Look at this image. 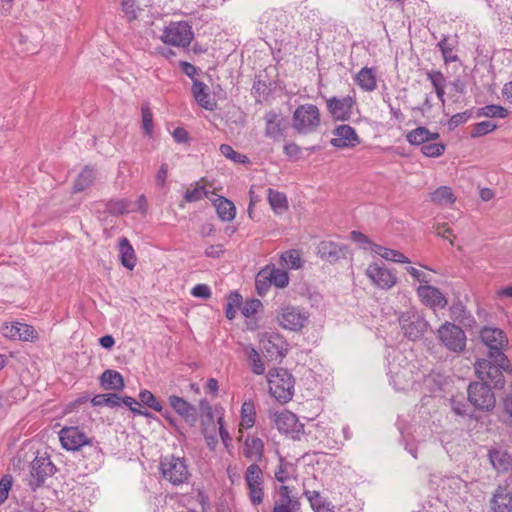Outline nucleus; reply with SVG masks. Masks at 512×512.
Returning a JSON list of instances; mask_svg holds the SVG:
<instances>
[{"mask_svg": "<svg viewBox=\"0 0 512 512\" xmlns=\"http://www.w3.org/2000/svg\"><path fill=\"white\" fill-rule=\"evenodd\" d=\"M475 373L480 379V382H484L495 389H502L505 385V379L503 371H511V365L507 359V363H502L499 359H480L476 361Z\"/></svg>", "mask_w": 512, "mask_h": 512, "instance_id": "obj_1", "label": "nucleus"}, {"mask_svg": "<svg viewBox=\"0 0 512 512\" xmlns=\"http://www.w3.org/2000/svg\"><path fill=\"white\" fill-rule=\"evenodd\" d=\"M269 392L278 401L286 403L294 394L295 380L292 374L284 368H276L269 371L268 376Z\"/></svg>", "mask_w": 512, "mask_h": 512, "instance_id": "obj_2", "label": "nucleus"}, {"mask_svg": "<svg viewBox=\"0 0 512 512\" xmlns=\"http://www.w3.org/2000/svg\"><path fill=\"white\" fill-rule=\"evenodd\" d=\"M320 117V110L316 105L302 104L293 112L292 126L300 135L312 134L320 127Z\"/></svg>", "mask_w": 512, "mask_h": 512, "instance_id": "obj_3", "label": "nucleus"}, {"mask_svg": "<svg viewBox=\"0 0 512 512\" xmlns=\"http://www.w3.org/2000/svg\"><path fill=\"white\" fill-rule=\"evenodd\" d=\"M310 314L304 308L294 305L281 306L276 315L278 325L289 331L300 332L309 323Z\"/></svg>", "mask_w": 512, "mask_h": 512, "instance_id": "obj_4", "label": "nucleus"}, {"mask_svg": "<svg viewBox=\"0 0 512 512\" xmlns=\"http://www.w3.org/2000/svg\"><path fill=\"white\" fill-rule=\"evenodd\" d=\"M194 38L192 26L186 21L170 22L163 30L161 40L175 47H188Z\"/></svg>", "mask_w": 512, "mask_h": 512, "instance_id": "obj_5", "label": "nucleus"}, {"mask_svg": "<svg viewBox=\"0 0 512 512\" xmlns=\"http://www.w3.org/2000/svg\"><path fill=\"white\" fill-rule=\"evenodd\" d=\"M492 386L484 382H472L467 388L468 400L475 409L491 411L496 405V397Z\"/></svg>", "mask_w": 512, "mask_h": 512, "instance_id": "obj_6", "label": "nucleus"}, {"mask_svg": "<svg viewBox=\"0 0 512 512\" xmlns=\"http://www.w3.org/2000/svg\"><path fill=\"white\" fill-rule=\"evenodd\" d=\"M482 342L489 348L488 357L490 359H500L507 363V357L504 350L507 347L508 340L504 332L498 328L483 327L480 332Z\"/></svg>", "mask_w": 512, "mask_h": 512, "instance_id": "obj_7", "label": "nucleus"}, {"mask_svg": "<svg viewBox=\"0 0 512 512\" xmlns=\"http://www.w3.org/2000/svg\"><path fill=\"white\" fill-rule=\"evenodd\" d=\"M163 477L173 485L184 483L189 477L185 460L181 457H165L160 462Z\"/></svg>", "mask_w": 512, "mask_h": 512, "instance_id": "obj_8", "label": "nucleus"}, {"mask_svg": "<svg viewBox=\"0 0 512 512\" xmlns=\"http://www.w3.org/2000/svg\"><path fill=\"white\" fill-rule=\"evenodd\" d=\"M399 324L405 337L412 341L423 337L428 328V322L424 317L413 310L403 312L399 316Z\"/></svg>", "mask_w": 512, "mask_h": 512, "instance_id": "obj_9", "label": "nucleus"}, {"mask_svg": "<svg viewBox=\"0 0 512 512\" xmlns=\"http://www.w3.org/2000/svg\"><path fill=\"white\" fill-rule=\"evenodd\" d=\"M287 342L279 333H265L260 339V350L268 361H277L282 359L288 349Z\"/></svg>", "mask_w": 512, "mask_h": 512, "instance_id": "obj_10", "label": "nucleus"}, {"mask_svg": "<svg viewBox=\"0 0 512 512\" xmlns=\"http://www.w3.org/2000/svg\"><path fill=\"white\" fill-rule=\"evenodd\" d=\"M438 334L444 346L453 352H461L466 346L465 332L457 325L446 322L439 329Z\"/></svg>", "mask_w": 512, "mask_h": 512, "instance_id": "obj_11", "label": "nucleus"}, {"mask_svg": "<svg viewBox=\"0 0 512 512\" xmlns=\"http://www.w3.org/2000/svg\"><path fill=\"white\" fill-rule=\"evenodd\" d=\"M55 471L56 468L51 462L50 456H47L46 452L43 455L38 452V455L31 464L30 486L33 489L40 487L45 482V479L52 476Z\"/></svg>", "mask_w": 512, "mask_h": 512, "instance_id": "obj_12", "label": "nucleus"}, {"mask_svg": "<svg viewBox=\"0 0 512 512\" xmlns=\"http://www.w3.org/2000/svg\"><path fill=\"white\" fill-rule=\"evenodd\" d=\"M264 134L273 141L280 140L288 127L287 118L280 110H269L264 114Z\"/></svg>", "mask_w": 512, "mask_h": 512, "instance_id": "obj_13", "label": "nucleus"}, {"mask_svg": "<svg viewBox=\"0 0 512 512\" xmlns=\"http://www.w3.org/2000/svg\"><path fill=\"white\" fill-rule=\"evenodd\" d=\"M245 480L249 490V499L254 506L263 502L262 471L257 464H251L246 471Z\"/></svg>", "mask_w": 512, "mask_h": 512, "instance_id": "obj_14", "label": "nucleus"}, {"mask_svg": "<svg viewBox=\"0 0 512 512\" xmlns=\"http://www.w3.org/2000/svg\"><path fill=\"white\" fill-rule=\"evenodd\" d=\"M367 277L380 289L389 290L397 282V278L392 271L378 263H373L366 269Z\"/></svg>", "mask_w": 512, "mask_h": 512, "instance_id": "obj_15", "label": "nucleus"}, {"mask_svg": "<svg viewBox=\"0 0 512 512\" xmlns=\"http://www.w3.org/2000/svg\"><path fill=\"white\" fill-rule=\"evenodd\" d=\"M354 104V98L349 95L343 98L332 97L327 100V109L333 119L347 121L351 118Z\"/></svg>", "mask_w": 512, "mask_h": 512, "instance_id": "obj_16", "label": "nucleus"}, {"mask_svg": "<svg viewBox=\"0 0 512 512\" xmlns=\"http://www.w3.org/2000/svg\"><path fill=\"white\" fill-rule=\"evenodd\" d=\"M62 448H82L92 446V439L88 438L78 427H64L59 432Z\"/></svg>", "mask_w": 512, "mask_h": 512, "instance_id": "obj_17", "label": "nucleus"}, {"mask_svg": "<svg viewBox=\"0 0 512 512\" xmlns=\"http://www.w3.org/2000/svg\"><path fill=\"white\" fill-rule=\"evenodd\" d=\"M334 138L330 143L336 148H353L360 143V138L355 129L349 125L342 124L333 130Z\"/></svg>", "mask_w": 512, "mask_h": 512, "instance_id": "obj_18", "label": "nucleus"}, {"mask_svg": "<svg viewBox=\"0 0 512 512\" xmlns=\"http://www.w3.org/2000/svg\"><path fill=\"white\" fill-rule=\"evenodd\" d=\"M276 426L280 432L286 435L291 434L293 439H299L304 428L303 424L298 422L296 415L289 411L282 412L277 416Z\"/></svg>", "mask_w": 512, "mask_h": 512, "instance_id": "obj_19", "label": "nucleus"}, {"mask_svg": "<svg viewBox=\"0 0 512 512\" xmlns=\"http://www.w3.org/2000/svg\"><path fill=\"white\" fill-rule=\"evenodd\" d=\"M417 294L421 301L430 308H443L447 304V300L441 291L430 285L419 286Z\"/></svg>", "mask_w": 512, "mask_h": 512, "instance_id": "obj_20", "label": "nucleus"}, {"mask_svg": "<svg viewBox=\"0 0 512 512\" xmlns=\"http://www.w3.org/2000/svg\"><path fill=\"white\" fill-rule=\"evenodd\" d=\"M279 499L275 501L273 512H299L300 502L291 496L289 486L281 485L278 489Z\"/></svg>", "mask_w": 512, "mask_h": 512, "instance_id": "obj_21", "label": "nucleus"}, {"mask_svg": "<svg viewBox=\"0 0 512 512\" xmlns=\"http://www.w3.org/2000/svg\"><path fill=\"white\" fill-rule=\"evenodd\" d=\"M168 401L175 412L183 417L187 423L190 425H194L196 423L197 411L195 406L176 395L169 396Z\"/></svg>", "mask_w": 512, "mask_h": 512, "instance_id": "obj_22", "label": "nucleus"}, {"mask_svg": "<svg viewBox=\"0 0 512 512\" xmlns=\"http://www.w3.org/2000/svg\"><path fill=\"white\" fill-rule=\"evenodd\" d=\"M193 97L195 98L196 102L204 109L213 111L217 104L216 102L211 98L209 88L208 86L197 80L193 79V85L191 88Z\"/></svg>", "mask_w": 512, "mask_h": 512, "instance_id": "obj_23", "label": "nucleus"}, {"mask_svg": "<svg viewBox=\"0 0 512 512\" xmlns=\"http://www.w3.org/2000/svg\"><path fill=\"white\" fill-rule=\"evenodd\" d=\"M347 249L331 241H322L318 246V255L328 262H336L341 258H345Z\"/></svg>", "mask_w": 512, "mask_h": 512, "instance_id": "obj_24", "label": "nucleus"}, {"mask_svg": "<svg viewBox=\"0 0 512 512\" xmlns=\"http://www.w3.org/2000/svg\"><path fill=\"white\" fill-rule=\"evenodd\" d=\"M5 336L12 339L23 341H33L37 339L38 334L33 326L15 322L11 326H6Z\"/></svg>", "mask_w": 512, "mask_h": 512, "instance_id": "obj_25", "label": "nucleus"}, {"mask_svg": "<svg viewBox=\"0 0 512 512\" xmlns=\"http://www.w3.org/2000/svg\"><path fill=\"white\" fill-rule=\"evenodd\" d=\"M491 505L494 512H510L512 510V494L507 487L498 486Z\"/></svg>", "mask_w": 512, "mask_h": 512, "instance_id": "obj_26", "label": "nucleus"}, {"mask_svg": "<svg viewBox=\"0 0 512 512\" xmlns=\"http://www.w3.org/2000/svg\"><path fill=\"white\" fill-rule=\"evenodd\" d=\"M440 137L439 133L431 132L426 127H417L406 135V140L414 146H424L427 142L435 141Z\"/></svg>", "mask_w": 512, "mask_h": 512, "instance_id": "obj_27", "label": "nucleus"}, {"mask_svg": "<svg viewBox=\"0 0 512 512\" xmlns=\"http://www.w3.org/2000/svg\"><path fill=\"white\" fill-rule=\"evenodd\" d=\"M489 458L493 467L499 472H507L512 468V455L508 450H489Z\"/></svg>", "mask_w": 512, "mask_h": 512, "instance_id": "obj_28", "label": "nucleus"}, {"mask_svg": "<svg viewBox=\"0 0 512 512\" xmlns=\"http://www.w3.org/2000/svg\"><path fill=\"white\" fill-rule=\"evenodd\" d=\"M100 383L106 390H122L125 386L123 376L118 371L111 369L102 373Z\"/></svg>", "mask_w": 512, "mask_h": 512, "instance_id": "obj_29", "label": "nucleus"}, {"mask_svg": "<svg viewBox=\"0 0 512 512\" xmlns=\"http://www.w3.org/2000/svg\"><path fill=\"white\" fill-rule=\"evenodd\" d=\"M119 254L122 265L132 270L136 265V255L129 240L125 237L121 238L119 241Z\"/></svg>", "mask_w": 512, "mask_h": 512, "instance_id": "obj_30", "label": "nucleus"}, {"mask_svg": "<svg viewBox=\"0 0 512 512\" xmlns=\"http://www.w3.org/2000/svg\"><path fill=\"white\" fill-rule=\"evenodd\" d=\"M240 414L241 421L239 428H242V431L252 428L255 424L256 418V409L254 402L252 400L244 401L241 406Z\"/></svg>", "mask_w": 512, "mask_h": 512, "instance_id": "obj_31", "label": "nucleus"}, {"mask_svg": "<svg viewBox=\"0 0 512 512\" xmlns=\"http://www.w3.org/2000/svg\"><path fill=\"white\" fill-rule=\"evenodd\" d=\"M356 83L365 91H373L377 87L376 75L372 68H362L355 77Z\"/></svg>", "mask_w": 512, "mask_h": 512, "instance_id": "obj_32", "label": "nucleus"}, {"mask_svg": "<svg viewBox=\"0 0 512 512\" xmlns=\"http://www.w3.org/2000/svg\"><path fill=\"white\" fill-rule=\"evenodd\" d=\"M371 250L373 253L381 256L382 258L395 262V263H410V260L401 252L383 247L378 244H372Z\"/></svg>", "mask_w": 512, "mask_h": 512, "instance_id": "obj_33", "label": "nucleus"}, {"mask_svg": "<svg viewBox=\"0 0 512 512\" xmlns=\"http://www.w3.org/2000/svg\"><path fill=\"white\" fill-rule=\"evenodd\" d=\"M244 352L250 363L251 371L256 375H263L266 368L259 352L252 345H247Z\"/></svg>", "mask_w": 512, "mask_h": 512, "instance_id": "obj_34", "label": "nucleus"}, {"mask_svg": "<svg viewBox=\"0 0 512 512\" xmlns=\"http://www.w3.org/2000/svg\"><path fill=\"white\" fill-rule=\"evenodd\" d=\"M433 203L441 206L451 205L456 201L452 189L448 186H441L430 194Z\"/></svg>", "mask_w": 512, "mask_h": 512, "instance_id": "obj_35", "label": "nucleus"}, {"mask_svg": "<svg viewBox=\"0 0 512 512\" xmlns=\"http://www.w3.org/2000/svg\"><path fill=\"white\" fill-rule=\"evenodd\" d=\"M437 47L441 51L445 63L456 62L459 60L458 56L454 53L456 42L451 41L448 36L443 35L442 39L437 44Z\"/></svg>", "mask_w": 512, "mask_h": 512, "instance_id": "obj_36", "label": "nucleus"}, {"mask_svg": "<svg viewBox=\"0 0 512 512\" xmlns=\"http://www.w3.org/2000/svg\"><path fill=\"white\" fill-rule=\"evenodd\" d=\"M268 202L276 213H282L288 209V201L284 193L268 189Z\"/></svg>", "mask_w": 512, "mask_h": 512, "instance_id": "obj_37", "label": "nucleus"}, {"mask_svg": "<svg viewBox=\"0 0 512 512\" xmlns=\"http://www.w3.org/2000/svg\"><path fill=\"white\" fill-rule=\"evenodd\" d=\"M216 211L222 221H232L235 218L236 209L232 201L220 197L216 204Z\"/></svg>", "mask_w": 512, "mask_h": 512, "instance_id": "obj_38", "label": "nucleus"}, {"mask_svg": "<svg viewBox=\"0 0 512 512\" xmlns=\"http://www.w3.org/2000/svg\"><path fill=\"white\" fill-rule=\"evenodd\" d=\"M95 179V173L92 168L85 167L81 173L78 175L73 191L74 192H81L84 191L87 187H89Z\"/></svg>", "mask_w": 512, "mask_h": 512, "instance_id": "obj_39", "label": "nucleus"}, {"mask_svg": "<svg viewBox=\"0 0 512 512\" xmlns=\"http://www.w3.org/2000/svg\"><path fill=\"white\" fill-rule=\"evenodd\" d=\"M237 439L244 444L245 448H264V441L258 433H246L242 431V428H239Z\"/></svg>", "mask_w": 512, "mask_h": 512, "instance_id": "obj_40", "label": "nucleus"}, {"mask_svg": "<svg viewBox=\"0 0 512 512\" xmlns=\"http://www.w3.org/2000/svg\"><path fill=\"white\" fill-rule=\"evenodd\" d=\"M477 117L505 118L508 116V110L503 106L491 104L481 107L476 112Z\"/></svg>", "mask_w": 512, "mask_h": 512, "instance_id": "obj_41", "label": "nucleus"}, {"mask_svg": "<svg viewBox=\"0 0 512 512\" xmlns=\"http://www.w3.org/2000/svg\"><path fill=\"white\" fill-rule=\"evenodd\" d=\"M295 473V467L292 463L286 461L282 456L279 455V467L275 471V478L277 481L284 483L293 477Z\"/></svg>", "mask_w": 512, "mask_h": 512, "instance_id": "obj_42", "label": "nucleus"}, {"mask_svg": "<svg viewBox=\"0 0 512 512\" xmlns=\"http://www.w3.org/2000/svg\"><path fill=\"white\" fill-rule=\"evenodd\" d=\"M267 271V276H269L270 281L273 285L278 288H284L289 283V276L285 270L277 269V268H264Z\"/></svg>", "mask_w": 512, "mask_h": 512, "instance_id": "obj_43", "label": "nucleus"}, {"mask_svg": "<svg viewBox=\"0 0 512 512\" xmlns=\"http://www.w3.org/2000/svg\"><path fill=\"white\" fill-rule=\"evenodd\" d=\"M107 211L113 215H121L135 211L131 208V202L127 199L110 200L106 205Z\"/></svg>", "mask_w": 512, "mask_h": 512, "instance_id": "obj_44", "label": "nucleus"}, {"mask_svg": "<svg viewBox=\"0 0 512 512\" xmlns=\"http://www.w3.org/2000/svg\"><path fill=\"white\" fill-rule=\"evenodd\" d=\"M119 400H121L119 395L107 393L95 395L91 402L94 406H108L113 408L120 406Z\"/></svg>", "mask_w": 512, "mask_h": 512, "instance_id": "obj_45", "label": "nucleus"}, {"mask_svg": "<svg viewBox=\"0 0 512 512\" xmlns=\"http://www.w3.org/2000/svg\"><path fill=\"white\" fill-rule=\"evenodd\" d=\"M219 149L223 156L232 160L235 163H238V164H249L250 163V160L246 155L235 151L232 148V146H230L228 144H222Z\"/></svg>", "mask_w": 512, "mask_h": 512, "instance_id": "obj_46", "label": "nucleus"}, {"mask_svg": "<svg viewBox=\"0 0 512 512\" xmlns=\"http://www.w3.org/2000/svg\"><path fill=\"white\" fill-rule=\"evenodd\" d=\"M497 125L492 121H482L473 125L470 135L472 138H478L493 132Z\"/></svg>", "mask_w": 512, "mask_h": 512, "instance_id": "obj_47", "label": "nucleus"}, {"mask_svg": "<svg viewBox=\"0 0 512 512\" xmlns=\"http://www.w3.org/2000/svg\"><path fill=\"white\" fill-rule=\"evenodd\" d=\"M446 149V145L440 142H427L424 146H421V152L427 157H439Z\"/></svg>", "mask_w": 512, "mask_h": 512, "instance_id": "obj_48", "label": "nucleus"}, {"mask_svg": "<svg viewBox=\"0 0 512 512\" xmlns=\"http://www.w3.org/2000/svg\"><path fill=\"white\" fill-rule=\"evenodd\" d=\"M267 271L262 269L256 276L255 286L259 296H264L272 285Z\"/></svg>", "mask_w": 512, "mask_h": 512, "instance_id": "obj_49", "label": "nucleus"}, {"mask_svg": "<svg viewBox=\"0 0 512 512\" xmlns=\"http://www.w3.org/2000/svg\"><path fill=\"white\" fill-rule=\"evenodd\" d=\"M139 399L144 405L148 406L149 408L157 412H161L163 410V406L161 405V403L149 390H142L139 393Z\"/></svg>", "mask_w": 512, "mask_h": 512, "instance_id": "obj_50", "label": "nucleus"}, {"mask_svg": "<svg viewBox=\"0 0 512 512\" xmlns=\"http://www.w3.org/2000/svg\"><path fill=\"white\" fill-rule=\"evenodd\" d=\"M281 260L291 269H299L302 260L297 250H289L281 255Z\"/></svg>", "mask_w": 512, "mask_h": 512, "instance_id": "obj_51", "label": "nucleus"}, {"mask_svg": "<svg viewBox=\"0 0 512 512\" xmlns=\"http://www.w3.org/2000/svg\"><path fill=\"white\" fill-rule=\"evenodd\" d=\"M122 11L129 21L136 20L138 18V11L140 10L136 5V0H122L121 1Z\"/></svg>", "mask_w": 512, "mask_h": 512, "instance_id": "obj_52", "label": "nucleus"}, {"mask_svg": "<svg viewBox=\"0 0 512 512\" xmlns=\"http://www.w3.org/2000/svg\"><path fill=\"white\" fill-rule=\"evenodd\" d=\"M141 112H142V127L145 131V134L148 136H151L153 133V114L147 105L142 106Z\"/></svg>", "mask_w": 512, "mask_h": 512, "instance_id": "obj_53", "label": "nucleus"}, {"mask_svg": "<svg viewBox=\"0 0 512 512\" xmlns=\"http://www.w3.org/2000/svg\"><path fill=\"white\" fill-rule=\"evenodd\" d=\"M199 411H200L201 417L203 418V423H206V422L213 423L214 422V413L212 410V406L206 399H202L199 402Z\"/></svg>", "mask_w": 512, "mask_h": 512, "instance_id": "obj_54", "label": "nucleus"}, {"mask_svg": "<svg viewBox=\"0 0 512 512\" xmlns=\"http://www.w3.org/2000/svg\"><path fill=\"white\" fill-rule=\"evenodd\" d=\"M119 402H120V406L122 404L127 406L130 409V411L133 412L134 414H138V415H142V416H146V417L150 416V413L148 411H143L136 407L137 405H139V403L133 397H130V396L121 397V400H119Z\"/></svg>", "mask_w": 512, "mask_h": 512, "instance_id": "obj_55", "label": "nucleus"}, {"mask_svg": "<svg viewBox=\"0 0 512 512\" xmlns=\"http://www.w3.org/2000/svg\"><path fill=\"white\" fill-rule=\"evenodd\" d=\"M471 116H472L471 110H466L464 112L457 113V114L453 115L449 119V122H448L449 128L454 129V128L458 127L459 125L466 123Z\"/></svg>", "mask_w": 512, "mask_h": 512, "instance_id": "obj_56", "label": "nucleus"}, {"mask_svg": "<svg viewBox=\"0 0 512 512\" xmlns=\"http://www.w3.org/2000/svg\"><path fill=\"white\" fill-rule=\"evenodd\" d=\"M304 495L308 499L313 511L317 509V507H320L322 504L326 503L318 491H310L304 488Z\"/></svg>", "mask_w": 512, "mask_h": 512, "instance_id": "obj_57", "label": "nucleus"}, {"mask_svg": "<svg viewBox=\"0 0 512 512\" xmlns=\"http://www.w3.org/2000/svg\"><path fill=\"white\" fill-rule=\"evenodd\" d=\"M13 478L11 475H4L0 480V504L5 502L8 498L9 490L11 489Z\"/></svg>", "mask_w": 512, "mask_h": 512, "instance_id": "obj_58", "label": "nucleus"}, {"mask_svg": "<svg viewBox=\"0 0 512 512\" xmlns=\"http://www.w3.org/2000/svg\"><path fill=\"white\" fill-rule=\"evenodd\" d=\"M427 78L430 80L434 89L445 87L446 79L440 71H430L427 73Z\"/></svg>", "mask_w": 512, "mask_h": 512, "instance_id": "obj_59", "label": "nucleus"}, {"mask_svg": "<svg viewBox=\"0 0 512 512\" xmlns=\"http://www.w3.org/2000/svg\"><path fill=\"white\" fill-rule=\"evenodd\" d=\"M204 195L205 192L203 190V187H196L192 190H187L184 195V199L186 202L192 203L201 200Z\"/></svg>", "mask_w": 512, "mask_h": 512, "instance_id": "obj_60", "label": "nucleus"}, {"mask_svg": "<svg viewBox=\"0 0 512 512\" xmlns=\"http://www.w3.org/2000/svg\"><path fill=\"white\" fill-rule=\"evenodd\" d=\"M191 294L197 298L208 299L211 296V290L206 284H197L192 288Z\"/></svg>", "mask_w": 512, "mask_h": 512, "instance_id": "obj_61", "label": "nucleus"}, {"mask_svg": "<svg viewBox=\"0 0 512 512\" xmlns=\"http://www.w3.org/2000/svg\"><path fill=\"white\" fill-rule=\"evenodd\" d=\"M406 271L414 278L416 279L417 281L421 282V283H429V278H428V275L423 272V271H420L418 269H416L415 267H412V266H409L406 268Z\"/></svg>", "mask_w": 512, "mask_h": 512, "instance_id": "obj_62", "label": "nucleus"}, {"mask_svg": "<svg viewBox=\"0 0 512 512\" xmlns=\"http://www.w3.org/2000/svg\"><path fill=\"white\" fill-rule=\"evenodd\" d=\"M260 306L261 302L259 300H252L251 302L245 303V305L242 307V314L246 317H249L256 313Z\"/></svg>", "mask_w": 512, "mask_h": 512, "instance_id": "obj_63", "label": "nucleus"}, {"mask_svg": "<svg viewBox=\"0 0 512 512\" xmlns=\"http://www.w3.org/2000/svg\"><path fill=\"white\" fill-rule=\"evenodd\" d=\"M284 154L290 158H297L301 152L300 146L294 142H290L284 145Z\"/></svg>", "mask_w": 512, "mask_h": 512, "instance_id": "obj_64", "label": "nucleus"}]
</instances>
